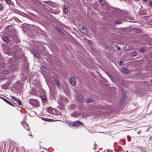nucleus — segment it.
Wrapping results in <instances>:
<instances>
[{"label":"nucleus","instance_id":"obj_3","mask_svg":"<svg viewBox=\"0 0 152 152\" xmlns=\"http://www.w3.org/2000/svg\"><path fill=\"white\" fill-rule=\"evenodd\" d=\"M50 96L52 99H53L56 96V93L55 90L53 88L50 89Z\"/></svg>","mask_w":152,"mask_h":152},{"label":"nucleus","instance_id":"obj_11","mask_svg":"<svg viewBox=\"0 0 152 152\" xmlns=\"http://www.w3.org/2000/svg\"><path fill=\"white\" fill-rule=\"evenodd\" d=\"M33 54L35 57L38 59L40 58V57L37 51L34 50V51L33 52Z\"/></svg>","mask_w":152,"mask_h":152},{"label":"nucleus","instance_id":"obj_43","mask_svg":"<svg viewBox=\"0 0 152 152\" xmlns=\"http://www.w3.org/2000/svg\"><path fill=\"white\" fill-rule=\"evenodd\" d=\"M88 43L90 44H91V41L90 40L88 41Z\"/></svg>","mask_w":152,"mask_h":152},{"label":"nucleus","instance_id":"obj_2","mask_svg":"<svg viewBox=\"0 0 152 152\" xmlns=\"http://www.w3.org/2000/svg\"><path fill=\"white\" fill-rule=\"evenodd\" d=\"M72 125L75 127L80 126H84V124L80 121L77 120L72 122Z\"/></svg>","mask_w":152,"mask_h":152},{"label":"nucleus","instance_id":"obj_45","mask_svg":"<svg viewBox=\"0 0 152 152\" xmlns=\"http://www.w3.org/2000/svg\"><path fill=\"white\" fill-rule=\"evenodd\" d=\"M151 57L152 58V54L151 55Z\"/></svg>","mask_w":152,"mask_h":152},{"label":"nucleus","instance_id":"obj_13","mask_svg":"<svg viewBox=\"0 0 152 152\" xmlns=\"http://www.w3.org/2000/svg\"><path fill=\"white\" fill-rule=\"evenodd\" d=\"M121 71L123 72L125 74H127L129 72V71L126 68H121Z\"/></svg>","mask_w":152,"mask_h":152},{"label":"nucleus","instance_id":"obj_32","mask_svg":"<svg viewBox=\"0 0 152 152\" xmlns=\"http://www.w3.org/2000/svg\"><path fill=\"white\" fill-rule=\"evenodd\" d=\"M87 102H88V103H90L91 102H92L91 100L90 99H87Z\"/></svg>","mask_w":152,"mask_h":152},{"label":"nucleus","instance_id":"obj_26","mask_svg":"<svg viewBox=\"0 0 152 152\" xmlns=\"http://www.w3.org/2000/svg\"><path fill=\"white\" fill-rule=\"evenodd\" d=\"M56 29L58 31L59 33H61V32H62L61 31V29L58 27H56Z\"/></svg>","mask_w":152,"mask_h":152},{"label":"nucleus","instance_id":"obj_21","mask_svg":"<svg viewBox=\"0 0 152 152\" xmlns=\"http://www.w3.org/2000/svg\"><path fill=\"white\" fill-rule=\"evenodd\" d=\"M99 3L102 4H104V3L105 1L104 0H99Z\"/></svg>","mask_w":152,"mask_h":152},{"label":"nucleus","instance_id":"obj_33","mask_svg":"<svg viewBox=\"0 0 152 152\" xmlns=\"http://www.w3.org/2000/svg\"><path fill=\"white\" fill-rule=\"evenodd\" d=\"M45 121H50V119L48 118H45Z\"/></svg>","mask_w":152,"mask_h":152},{"label":"nucleus","instance_id":"obj_6","mask_svg":"<svg viewBox=\"0 0 152 152\" xmlns=\"http://www.w3.org/2000/svg\"><path fill=\"white\" fill-rule=\"evenodd\" d=\"M69 81L72 84L73 86H75L76 83L75 79L73 77H71L69 79Z\"/></svg>","mask_w":152,"mask_h":152},{"label":"nucleus","instance_id":"obj_15","mask_svg":"<svg viewBox=\"0 0 152 152\" xmlns=\"http://www.w3.org/2000/svg\"><path fill=\"white\" fill-rule=\"evenodd\" d=\"M3 40L4 41L6 42H8L9 40L7 37H4L3 38Z\"/></svg>","mask_w":152,"mask_h":152},{"label":"nucleus","instance_id":"obj_37","mask_svg":"<svg viewBox=\"0 0 152 152\" xmlns=\"http://www.w3.org/2000/svg\"><path fill=\"white\" fill-rule=\"evenodd\" d=\"M149 5L151 6H152V1H150L149 2Z\"/></svg>","mask_w":152,"mask_h":152},{"label":"nucleus","instance_id":"obj_5","mask_svg":"<svg viewBox=\"0 0 152 152\" xmlns=\"http://www.w3.org/2000/svg\"><path fill=\"white\" fill-rule=\"evenodd\" d=\"M76 98L81 103H83L84 102L83 98L80 94H77L76 96Z\"/></svg>","mask_w":152,"mask_h":152},{"label":"nucleus","instance_id":"obj_16","mask_svg":"<svg viewBox=\"0 0 152 152\" xmlns=\"http://www.w3.org/2000/svg\"><path fill=\"white\" fill-rule=\"evenodd\" d=\"M1 73L4 74H7L9 73V72L6 69H4L2 70Z\"/></svg>","mask_w":152,"mask_h":152},{"label":"nucleus","instance_id":"obj_9","mask_svg":"<svg viewBox=\"0 0 152 152\" xmlns=\"http://www.w3.org/2000/svg\"><path fill=\"white\" fill-rule=\"evenodd\" d=\"M22 125L23 126L24 128L27 130L29 131L30 129L29 127L27 125L26 123L25 122H22L21 123Z\"/></svg>","mask_w":152,"mask_h":152},{"label":"nucleus","instance_id":"obj_7","mask_svg":"<svg viewBox=\"0 0 152 152\" xmlns=\"http://www.w3.org/2000/svg\"><path fill=\"white\" fill-rule=\"evenodd\" d=\"M47 109L48 112L50 113L54 114L55 112L56 113V110L51 107H49Z\"/></svg>","mask_w":152,"mask_h":152},{"label":"nucleus","instance_id":"obj_17","mask_svg":"<svg viewBox=\"0 0 152 152\" xmlns=\"http://www.w3.org/2000/svg\"><path fill=\"white\" fill-rule=\"evenodd\" d=\"M109 77L113 82L115 83V80L114 79L113 77L111 75H110Z\"/></svg>","mask_w":152,"mask_h":152},{"label":"nucleus","instance_id":"obj_39","mask_svg":"<svg viewBox=\"0 0 152 152\" xmlns=\"http://www.w3.org/2000/svg\"><path fill=\"white\" fill-rule=\"evenodd\" d=\"M144 51H145V50H144V49H143H143H141V51L142 52H144Z\"/></svg>","mask_w":152,"mask_h":152},{"label":"nucleus","instance_id":"obj_8","mask_svg":"<svg viewBox=\"0 0 152 152\" xmlns=\"http://www.w3.org/2000/svg\"><path fill=\"white\" fill-rule=\"evenodd\" d=\"M8 50L7 49H4V53L6 54H7L8 55H11L12 54V50H11L9 49L8 48H7Z\"/></svg>","mask_w":152,"mask_h":152},{"label":"nucleus","instance_id":"obj_25","mask_svg":"<svg viewBox=\"0 0 152 152\" xmlns=\"http://www.w3.org/2000/svg\"><path fill=\"white\" fill-rule=\"evenodd\" d=\"M134 31L136 33H139L140 31V30L139 29L135 28V29H134Z\"/></svg>","mask_w":152,"mask_h":152},{"label":"nucleus","instance_id":"obj_10","mask_svg":"<svg viewBox=\"0 0 152 152\" xmlns=\"http://www.w3.org/2000/svg\"><path fill=\"white\" fill-rule=\"evenodd\" d=\"M81 32L84 34L86 35L87 34V31L85 28L83 26H82L81 27Z\"/></svg>","mask_w":152,"mask_h":152},{"label":"nucleus","instance_id":"obj_34","mask_svg":"<svg viewBox=\"0 0 152 152\" xmlns=\"http://www.w3.org/2000/svg\"><path fill=\"white\" fill-rule=\"evenodd\" d=\"M116 48L118 50H120V48L118 46V45H116Z\"/></svg>","mask_w":152,"mask_h":152},{"label":"nucleus","instance_id":"obj_30","mask_svg":"<svg viewBox=\"0 0 152 152\" xmlns=\"http://www.w3.org/2000/svg\"><path fill=\"white\" fill-rule=\"evenodd\" d=\"M17 103H18V106H21L22 105V103L20 100H19L18 101Z\"/></svg>","mask_w":152,"mask_h":152},{"label":"nucleus","instance_id":"obj_19","mask_svg":"<svg viewBox=\"0 0 152 152\" xmlns=\"http://www.w3.org/2000/svg\"><path fill=\"white\" fill-rule=\"evenodd\" d=\"M11 98L14 101H15V102H18V101L19 99H17L14 96H11Z\"/></svg>","mask_w":152,"mask_h":152},{"label":"nucleus","instance_id":"obj_29","mask_svg":"<svg viewBox=\"0 0 152 152\" xmlns=\"http://www.w3.org/2000/svg\"><path fill=\"white\" fill-rule=\"evenodd\" d=\"M54 114L57 115H60L61 114V112L58 111H57V112H56V113L55 112Z\"/></svg>","mask_w":152,"mask_h":152},{"label":"nucleus","instance_id":"obj_20","mask_svg":"<svg viewBox=\"0 0 152 152\" xmlns=\"http://www.w3.org/2000/svg\"><path fill=\"white\" fill-rule=\"evenodd\" d=\"M55 81L56 85L58 86L60 85V83L58 80L55 79Z\"/></svg>","mask_w":152,"mask_h":152},{"label":"nucleus","instance_id":"obj_4","mask_svg":"<svg viewBox=\"0 0 152 152\" xmlns=\"http://www.w3.org/2000/svg\"><path fill=\"white\" fill-rule=\"evenodd\" d=\"M126 95H124V96L122 98V99H121L120 101V105H122L126 101Z\"/></svg>","mask_w":152,"mask_h":152},{"label":"nucleus","instance_id":"obj_35","mask_svg":"<svg viewBox=\"0 0 152 152\" xmlns=\"http://www.w3.org/2000/svg\"><path fill=\"white\" fill-rule=\"evenodd\" d=\"M3 10V7L1 5L0 6V10Z\"/></svg>","mask_w":152,"mask_h":152},{"label":"nucleus","instance_id":"obj_12","mask_svg":"<svg viewBox=\"0 0 152 152\" xmlns=\"http://www.w3.org/2000/svg\"><path fill=\"white\" fill-rule=\"evenodd\" d=\"M4 1L6 3L9 5H12L13 4V3L11 0H4Z\"/></svg>","mask_w":152,"mask_h":152},{"label":"nucleus","instance_id":"obj_42","mask_svg":"<svg viewBox=\"0 0 152 152\" xmlns=\"http://www.w3.org/2000/svg\"><path fill=\"white\" fill-rule=\"evenodd\" d=\"M107 75L109 76V77H110V75H111V74L108 73H107Z\"/></svg>","mask_w":152,"mask_h":152},{"label":"nucleus","instance_id":"obj_22","mask_svg":"<svg viewBox=\"0 0 152 152\" xmlns=\"http://www.w3.org/2000/svg\"><path fill=\"white\" fill-rule=\"evenodd\" d=\"M114 22L115 23H116L117 24H119L121 23V22L120 21L115 20L114 21Z\"/></svg>","mask_w":152,"mask_h":152},{"label":"nucleus","instance_id":"obj_46","mask_svg":"<svg viewBox=\"0 0 152 152\" xmlns=\"http://www.w3.org/2000/svg\"><path fill=\"white\" fill-rule=\"evenodd\" d=\"M126 93V92H125V91H124V93Z\"/></svg>","mask_w":152,"mask_h":152},{"label":"nucleus","instance_id":"obj_36","mask_svg":"<svg viewBox=\"0 0 152 152\" xmlns=\"http://www.w3.org/2000/svg\"><path fill=\"white\" fill-rule=\"evenodd\" d=\"M71 116H72L75 117V113H72L71 114Z\"/></svg>","mask_w":152,"mask_h":152},{"label":"nucleus","instance_id":"obj_1","mask_svg":"<svg viewBox=\"0 0 152 152\" xmlns=\"http://www.w3.org/2000/svg\"><path fill=\"white\" fill-rule=\"evenodd\" d=\"M29 103L32 106L34 107H37L38 106V102L36 99H31L29 101Z\"/></svg>","mask_w":152,"mask_h":152},{"label":"nucleus","instance_id":"obj_31","mask_svg":"<svg viewBox=\"0 0 152 152\" xmlns=\"http://www.w3.org/2000/svg\"><path fill=\"white\" fill-rule=\"evenodd\" d=\"M4 101L5 102H6L8 104H9L10 103V102L7 100L6 99H5L4 100Z\"/></svg>","mask_w":152,"mask_h":152},{"label":"nucleus","instance_id":"obj_28","mask_svg":"<svg viewBox=\"0 0 152 152\" xmlns=\"http://www.w3.org/2000/svg\"><path fill=\"white\" fill-rule=\"evenodd\" d=\"M41 69L42 70L44 71H45L46 70L45 68L43 66H41Z\"/></svg>","mask_w":152,"mask_h":152},{"label":"nucleus","instance_id":"obj_23","mask_svg":"<svg viewBox=\"0 0 152 152\" xmlns=\"http://www.w3.org/2000/svg\"><path fill=\"white\" fill-rule=\"evenodd\" d=\"M136 54H137L136 52H133L131 54H132V56L133 57H134L136 55Z\"/></svg>","mask_w":152,"mask_h":152},{"label":"nucleus","instance_id":"obj_44","mask_svg":"<svg viewBox=\"0 0 152 152\" xmlns=\"http://www.w3.org/2000/svg\"><path fill=\"white\" fill-rule=\"evenodd\" d=\"M151 82H152V79L151 80Z\"/></svg>","mask_w":152,"mask_h":152},{"label":"nucleus","instance_id":"obj_14","mask_svg":"<svg viewBox=\"0 0 152 152\" xmlns=\"http://www.w3.org/2000/svg\"><path fill=\"white\" fill-rule=\"evenodd\" d=\"M9 85L8 84H4L2 85L1 87L3 89H7L9 87Z\"/></svg>","mask_w":152,"mask_h":152},{"label":"nucleus","instance_id":"obj_27","mask_svg":"<svg viewBox=\"0 0 152 152\" xmlns=\"http://www.w3.org/2000/svg\"><path fill=\"white\" fill-rule=\"evenodd\" d=\"M123 61H118V63L119 65H121L122 64Z\"/></svg>","mask_w":152,"mask_h":152},{"label":"nucleus","instance_id":"obj_40","mask_svg":"<svg viewBox=\"0 0 152 152\" xmlns=\"http://www.w3.org/2000/svg\"><path fill=\"white\" fill-rule=\"evenodd\" d=\"M10 104V105H11L12 106H13L14 107V106L10 102V104Z\"/></svg>","mask_w":152,"mask_h":152},{"label":"nucleus","instance_id":"obj_41","mask_svg":"<svg viewBox=\"0 0 152 152\" xmlns=\"http://www.w3.org/2000/svg\"><path fill=\"white\" fill-rule=\"evenodd\" d=\"M142 1L145 2H147V0H142Z\"/></svg>","mask_w":152,"mask_h":152},{"label":"nucleus","instance_id":"obj_24","mask_svg":"<svg viewBox=\"0 0 152 152\" xmlns=\"http://www.w3.org/2000/svg\"><path fill=\"white\" fill-rule=\"evenodd\" d=\"M68 10L67 7L64 8L63 9V11L64 13H66L68 12Z\"/></svg>","mask_w":152,"mask_h":152},{"label":"nucleus","instance_id":"obj_38","mask_svg":"<svg viewBox=\"0 0 152 152\" xmlns=\"http://www.w3.org/2000/svg\"><path fill=\"white\" fill-rule=\"evenodd\" d=\"M0 98L2 100H3L4 101V100L5 99H4V98L0 96Z\"/></svg>","mask_w":152,"mask_h":152},{"label":"nucleus","instance_id":"obj_18","mask_svg":"<svg viewBox=\"0 0 152 152\" xmlns=\"http://www.w3.org/2000/svg\"><path fill=\"white\" fill-rule=\"evenodd\" d=\"M41 99H42V101L43 102L45 103H46V102H47V99L46 98H45V97H42L41 98Z\"/></svg>","mask_w":152,"mask_h":152}]
</instances>
